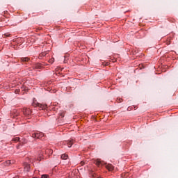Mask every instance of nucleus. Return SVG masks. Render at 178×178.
Segmentation results:
<instances>
[{
	"label": "nucleus",
	"instance_id": "6ab92c4d",
	"mask_svg": "<svg viewBox=\"0 0 178 178\" xmlns=\"http://www.w3.org/2000/svg\"><path fill=\"white\" fill-rule=\"evenodd\" d=\"M17 148H19V146H17Z\"/></svg>",
	"mask_w": 178,
	"mask_h": 178
},
{
	"label": "nucleus",
	"instance_id": "f3484780",
	"mask_svg": "<svg viewBox=\"0 0 178 178\" xmlns=\"http://www.w3.org/2000/svg\"><path fill=\"white\" fill-rule=\"evenodd\" d=\"M80 163H81V166H84V161H81Z\"/></svg>",
	"mask_w": 178,
	"mask_h": 178
},
{
	"label": "nucleus",
	"instance_id": "7ed1b4c3",
	"mask_svg": "<svg viewBox=\"0 0 178 178\" xmlns=\"http://www.w3.org/2000/svg\"><path fill=\"white\" fill-rule=\"evenodd\" d=\"M36 106H38L40 109H47V104H41L40 103H37Z\"/></svg>",
	"mask_w": 178,
	"mask_h": 178
},
{
	"label": "nucleus",
	"instance_id": "f03ea898",
	"mask_svg": "<svg viewBox=\"0 0 178 178\" xmlns=\"http://www.w3.org/2000/svg\"><path fill=\"white\" fill-rule=\"evenodd\" d=\"M23 113L24 116H29V115H31V110H30V108H24Z\"/></svg>",
	"mask_w": 178,
	"mask_h": 178
},
{
	"label": "nucleus",
	"instance_id": "423d86ee",
	"mask_svg": "<svg viewBox=\"0 0 178 178\" xmlns=\"http://www.w3.org/2000/svg\"><path fill=\"white\" fill-rule=\"evenodd\" d=\"M54 151H52V149H47L45 150V154H47V155H52Z\"/></svg>",
	"mask_w": 178,
	"mask_h": 178
},
{
	"label": "nucleus",
	"instance_id": "9d476101",
	"mask_svg": "<svg viewBox=\"0 0 178 178\" xmlns=\"http://www.w3.org/2000/svg\"><path fill=\"white\" fill-rule=\"evenodd\" d=\"M19 140H20V138L15 137V138H13L12 141H13L14 143H17V141H19Z\"/></svg>",
	"mask_w": 178,
	"mask_h": 178
},
{
	"label": "nucleus",
	"instance_id": "39448f33",
	"mask_svg": "<svg viewBox=\"0 0 178 178\" xmlns=\"http://www.w3.org/2000/svg\"><path fill=\"white\" fill-rule=\"evenodd\" d=\"M24 170L25 172H29V170H30V164L26 163L24 165Z\"/></svg>",
	"mask_w": 178,
	"mask_h": 178
},
{
	"label": "nucleus",
	"instance_id": "f8f14e48",
	"mask_svg": "<svg viewBox=\"0 0 178 178\" xmlns=\"http://www.w3.org/2000/svg\"><path fill=\"white\" fill-rule=\"evenodd\" d=\"M47 54H48V51L42 52L40 54V56H47Z\"/></svg>",
	"mask_w": 178,
	"mask_h": 178
},
{
	"label": "nucleus",
	"instance_id": "20e7f679",
	"mask_svg": "<svg viewBox=\"0 0 178 178\" xmlns=\"http://www.w3.org/2000/svg\"><path fill=\"white\" fill-rule=\"evenodd\" d=\"M106 169H108V170H109L110 172H112V170H113V169H115V167H113V166L112 165V164H107V165H106Z\"/></svg>",
	"mask_w": 178,
	"mask_h": 178
},
{
	"label": "nucleus",
	"instance_id": "9b49d317",
	"mask_svg": "<svg viewBox=\"0 0 178 178\" xmlns=\"http://www.w3.org/2000/svg\"><path fill=\"white\" fill-rule=\"evenodd\" d=\"M61 159H67V154H63L61 155Z\"/></svg>",
	"mask_w": 178,
	"mask_h": 178
},
{
	"label": "nucleus",
	"instance_id": "0eeeda50",
	"mask_svg": "<svg viewBox=\"0 0 178 178\" xmlns=\"http://www.w3.org/2000/svg\"><path fill=\"white\" fill-rule=\"evenodd\" d=\"M22 62H29L30 60V58L28 57H23L21 58Z\"/></svg>",
	"mask_w": 178,
	"mask_h": 178
},
{
	"label": "nucleus",
	"instance_id": "4468645a",
	"mask_svg": "<svg viewBox=\"0 0 178 178\" xmlns=\"http://www.w3.org/2000/svg\"><path fill=\"white\" fill-rule=\"evenodd\" d=\"M96 165H97V166H101V165H102V163H101V161H96Z\"/></svg>",
	"mask_w": 178,
	"mask_h": 178
},
{
	"label": "nucleus",
	"instance_id": "f257e3e1",
	"mask_svg": "<svg viewBox=\"0 0 178 178\" xmlns=\"http://www.w3.org/2000/svg\"><path fill=\"white\" fill-rule=\"evenodd\" d=\"M33 138H42L44 134L42 132H36L32 134Z\"/></svg>",
	"mask_w": 178,
	"mask_h": 178
},
{
	"label": "nucleus",
	"instance_id": "dca6fc26",
	"mask_svg": "<svg viewBox=\"0 0 178 178\" xmlns=\"http://www.w3.org/2000/svg\"><path fill=\"white\" fill-rule=\"evenodd\" d=\"M49 176L47 175H42V178H48Z\"/></svg>",
	"mask_w": 178,
	"mask_h": 178
},
{
	"label": "nucleus",
	"instance_id": "6e6552de",
	"mask_svg": "<svg viewBox=\"0 0 178 178\" xmlns=\"http://www.w3.org/2000/svg\"><path fill=\"white\" fill-rule=\"evenodd\" d=\"M42 67V65L40 63H36L35 65V69H41Z\"/></svg>",
	"mask_w": 178,
	"mask_h": 178
},
{
	"label": "nucleus",
	"instance_id": "a211bd4d",
	"mask_svg": "<svg viewBox=\"0 0 178 178\" xmlns=\"http://www.w3.org/2000/svg\"><path fill=\"white\" fill-rule=\"evenodd\" d=\"M37 161H41V159L38 158V159H37Z\"/></svg>",
	"mask_w": 178,
	"mask_h": 178
},
{
	"label": "nucleus",
	"instance_id": "2eb2a0df",
	"mask_svg": "<svg viewBox=\"0 0 178 178\" xmlns=\"http://www.w3.org/2000/svg\"><path fill=\"white\" fill-rule=\"evenodd\" d=\"M54 60H55V58H51V59L49 60V63H54Z\"/></svg>",
	"mask_w": 178,
	"mask_h": 178
},
{
	"label": "nucleus",
	"instance_id": "ddd939ff",
	"mask_svg": "<svg viewBox=\"0 0 178 178\" xmlns=\"http://www.w3.org/2000/svg\"><path fill=\"white\" fill-rule=\"evenodd\" d=\"M12 163V161H7L6 162V166H9V165H10Z\"/></svg>",
	"mask_w": 178,
	"mask_h": 178
},
{
	"label": "nucleus",
	"instance_id": "1a4fd4ad",
	"mask_svg": "<svg viewBox=\"0 0 178 178\" xmlns=\"http://www.w3.org/2000/svg\"><path fill=\"white\" fill-rule=\"evenodd\" d=\"M67 145H68L69 148L72 147V145H73V140H70V141L67 142Z\"/></svg>",
	"mask_w": 178,
	"mask_h": 178
}]
</instances>
